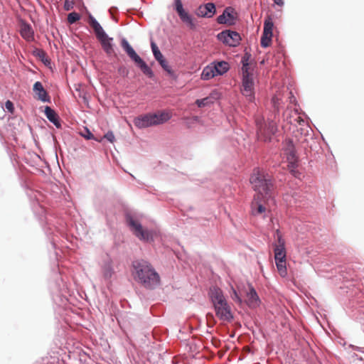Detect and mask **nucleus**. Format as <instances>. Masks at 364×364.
Returning <instances> with one entry per match:
<instances>
[{
  "instance_id": "nucleus-1",
  "label": "nucleus",
  "mask_w": 364,
  "mask_h": 364,
  "mask_svg": "<svg viewBox=\"0 0 364 364\" xmlns=\"http://www.w3.org/2000/svg\"><path fill=\"white\" fill-rule=\"evenodd\" d=\"M254 191L257 192L251 203L253 215H260L267 211V203L272 198V176L262 168H255L250 178Z\"/></svg>"
},
{
  "instance_id": "nucleus-2",
  "label": "nucleus",
  "mask_w": 364,
  "mask_h": 364,
  "mask_svg": "<svg viewBox=\"0 0 364 364\" xmlns=\"http://www.w3.org/2000/svg\"><path fill=\"white\" fill-rule=\"evenodd\" d=\"M134 279L146 289H154L160 283V277L152 265L144 260L133 262Z\"/></svg>"
},
{
  "instance_id": "nucleus-3",
  "label": "nucleus",
  "mask_w": 364,
  "mask_h": 364,
  "mask_svg": "<svg viewBox=\"0 0 364 364\" xmlns=\"http://www.w3.org/2000/svg\"><path fill=\"white\" fill-rule=\"evenodd\" d=\"M210 298L216 316L223 322H230L233 315L223 291L218 287L210 289Z\"/></svg>"
},
{
  "instance_id": "nucleus-4",
  "label": "nucleus",
  "mask_w": 364,
  "mask_h": 364,
  "mask_svg": "<svg viewBox=\"0 0 364 364\" xmlns=\"http://www.w3.org/2000/svg\"><path fill=\"white\" fill-rule=\"evenodd\" d=\"M250 55L245 54L242 58V87L241 92L245 96L249 101H252L255 98L254 92V79L253 73L250 71V67L249 64Z\"/></svg>"
},
{
  "instance_id": "nucleus-5",
  "label": "nucleus",
  "mask_w": 364,
  "mask_h": 364,
  "mask_svg": "<svg viewBox=\"0 0 364 364\" xmlns=\"http://www.w3.org/2000/svg\"><path fill=\"white\" fill-rule=\"evenodd\" d=\"M255 122L258 140L264 142L271 141L277 130L276 123L273 121L265 122L262 117H257Z\"/></svg>"
},
{
  "instance_id": "nucleus-6",
  "label": "nucleus",
  "mask_w": 364,
  "mask_h": 364,
  "mask_svg": "<svg viewBox=\"0 0 364 364\" xmlns=\"http://www.w3.org/2000/svg\"><path fill=\"white\" fill-rule=\"evenodd\" d=\"M121 46L124 51L127 53L128 56L135 63V64L141 69L144 74L149 77L153 76V72L151 69L147 65V64L139 57V55L135 52L133 48L130 46L129 42L123 38L121 41Z\"/></svg>"
},
{
  "instance_id": "nucleus-7",
  "label": "nucleus",
  "mask_w": 364,
  "mask_h": 364,
  "mask_svg": "<svg viewBox=\"0 0 364 364\" xmlns=\"http://www.w3.org/2000/svg\"><path fill=\"white\" fill-rule=\"evenodd\" d=\"M127 222L134 235L140 240L147 242L151 239V233L149 230L144 229L140 223L132 216H127Z\"/></svg>"
},
{
  "instance_id": "nucleus-8",
  "label": "nucleus",
  "mask_w": 364,
  "mask_h": 364,
  "mask_svg": "<svg viewBox=\"0 0 364 364\" xmlns=\"http://www.w3.org/2000/svg\"><path fill=\"white\" fill-rule=\"evenodd\" d=\"M217 37L224 44L232 47L239 45L241 41L240 36L237 32L230 30L220 32L218 34Z\"/></svg>"
},
{
  "instance_id": "nucleus-9",
  "label": "nucleus",
  "mask_w": 364,
  "mask_h": 364,
  "mask_svg": "<svg viewBox=\"0 0 364 364\" xmlns=\"http://www.w3.org/2000/svg\"><path fill=\"white\" fill-rule=\"evenodd\" d=\"M174 8L183 23L191 28L196 27L192 16L183 9L181 0H174Z\"/></svg>"
},
{
  "instance_id": "nucleus-10",
  "label": "nucleus",
  "mask_w": 364,
  "mask_h": 364,
  "mask_svg": "<svg viewBox=\"0 0 364 364\" xmlns=\"http://www.w3.org/2000/svg\"><path fill=\"white\" fill-rule=\"evenodd\" d=\"M282 151L287 159H296L299 157L297 155L298 148L291 139H288L284 141Z\"/></svg>"
},
{
  "instance_id": "nucleus-11",
  "label": "nucleus",
  "mask_w": 364,
  "mask_h": 364,
  "mask_svg": "<svg viewBox=\"0 0 364 364\" xmlns=\"http://www.w3.org/2000/svg\"><path fill=\"white\" fill-rule=\"evenodd\" d=\"M97 39L100 42L103 50L108 56L115 55L112 38L109 37L107 33H105L97 38Z\"/></svg>"
},
{
  "instance_id": "nucleus-12",
  "label": "nucleus",
  "mask_w": 364,
  "mask_h": 364,
  "mask_svg": "<svg viewBox=\"0 0 364 364\" xmlns=\"http://www.w3.org/2000/svg\"><path fill=\"white\" fill-rule=\"evenodd\" d=\"M153 126L162 124L168 122L172 117L171 112L167 110L159 111L155 113H151Z\"/></svg>"
},
{
  "instance_id": "nucleus-13",
  "label": "nucleus",
  "mask_w": 364,
  "mask_h": 364,
  "mask_svg": "<svg viewBox=\"0 0 364 364\" xmlns=\"http://www.w3.org/2000/svg\"><path fill=\"white\" fill-rule=\"evenodd\" d=\"M151 46L153 54H154L156 60L159 63V64L164 68V70H166L169 74H171L172 70H171V67L168 65V62L164 58L162 53L160 52V50H159V48L157 47V46L156 45V43L154 42H151Z\"/></svg>"
},
{
  "instance_id": "nucleus-14",
  "label": "nucleus",
  "mask_w": 364,
  "mask_h": 364,
  "mask_svg": "<svg viewBox=\"0 0 364 364\" xmlns=\"http://www.w3.org/2000/svg\"><path fill=\"white\" fill-rule=\"evenodd\" d=\"M216 9L213 3H208L200 5L196 10V15L203 18H211L215 14Z\"/></svg>"
},
{
  "instance_id": "nucleus-15",
  "label": "nucleus",
  "mask_w": 364,
  "mask_h": 364,
  "mask_svg": "<svg viewBox=\"0 0 364 364\" xmlns=\"http://www.w3.org/2000/svg\"><path fill=\"white\" fill-rule=\"evenodd\" d=\"M233 9L231 8H226L223 14L217 18V21L220 24L232 25L235 23V17L233 16Z\"/></svg>"
},
{
  "instance_id": "nucleus-16",
  "label": "nucleus",
  "mask_w": 364,
  "mask_h": 364,
  "mask_svg": "<svg viewBox=\"0 0 364 364\" xmlns=\"http://www.w3.org/2000/svg\"><path fill=\"white\" fill-rule=\"evenodd\" d=\"M20 34L26 41L31 42L34 40V32L31 26L24 21L20 24Z\"/></svg>"
},
{
  "instance_id": "nucleus-17",
  "label": "nucleus",
  "mask_w": 364,
  "mask_h": 364,
  "mask_svg": "<svg viewBox=\"0 0 364 364\" xmlns=\"http://www.w3.org/2000/svg\"><path fill=\"white\" fill-rule=\"evenodd\" d=\"M134 124L139 128H146L153 126V122L151 120V113L140 115L134 119Z\"/></svg>"
},
{
  "instance_id": "nucleus-18",
  "label": "nucleus",
  "mask_w": 364,
  "mask_h": 364,
  "mask_svg": "<svg viewBox=\"0 0 364 364\" xmlns=\"http://www.w3.org/2000/svg\"><path fill=\"white\" fill-rule=\"evenodd\" d=\"M33 92L36 95V98L38 100L42 102H49L50 97L48 95V92L44 89L42 83L41 82H36L33 85Z\"/></svg>"
},
{
  "instance_id": "nucleus-19",
  "label": "nucleus",
  "mask_w": 364,
  "mask_h": 364,
  "mask_svg": "<svg viewBox=\"0 0 364 364\" xmlns=\"http://www.w3.org/2000/svg\"><path fill=\"white\" fill-rule=\"evenodd\" d=\"M247 302L249 306L253 308L259 304V296L252 287H250V291L247 294Z\"/></svg>"
},
{
  "instance_id": "nucleus-20",
  "label": "nucleus",
  "mask_w": 364,
  "mask_h": 364,
  "mask_svg": "<svg viewBox=\"0 0 364 364\" xmlns=\"http://www.w3.org/2000/svg\"><path fill=\"white\" fill-rule=\"evenodd\" d=\"M88 23L90 26L93 28L97 38L106 33L100 24L92 15L89 16Z\"/></svg>"
},
{
  "instance_id": "nucleus-21",
  "label": "nucleus",
  "mask_w": 364,
  "mask_h": 364,
  "mask_svg": "<svg viewBox=\"0 0 364 364\" xmlns=\"http://www.w3.org/2000/svg\"><path fill=\"white\" fill-rule=\"evenodd\" d=\"M45 114H46V117L48 119V120L50 122H51L52 123H53V124L55 126H56V127L58 128L60 127V123L59 122V117H58V114H56V112L53 109H51L48 106H46L45 108Z\"/></svg>"
},
{
  "instance_id": "nucleus-22",
  "label": "nucleus",
  "mask_w": 364,
  "mask_h": 364,
  "mask_svg": "<svg viewBox=\"0 0 364 364\" xmlns=\"http://www.w3.org/2000/svg\"><path fill=\"white\" fill-rule=\"evenodd\" d=\"M274 252L275 262L286 260L285 245H274Z\"/></svg>"
},
{
  "instance_id": "nucleus-23",
  "label": "nucleus",
  "mask_w": 364,
  "mask_h": 364,
  "mask_svg": "<svg viewBox=\"0 0 364 364\" xmlns=\"http://www.w3.org/2000/svg\"><path fill=\"white\" fill-rule=\"evenodd\" d=\"M217 75V68L213 65H208L204 68L202 73L201 78L204 80H208Z\"/></svg>"
},
{
  "instance_id": "nucleus-24",
  "label": "nucleus",
  "mask_w": 364,
  "mask_h": 364,
  "mask_svg": "<svg viewBox=\"0 0 364 364\" xmlns=\"http://www.w3.org/2000/svg\"><path fill=\"white\" fill-rule=\"evenodd\" d=\"M274 23L272 21V19L270 16H267L265 18L264 23V31L263 33L265 34V36H272V31H273Z\"/></svg>"
},
{
  "instance_id": "nucleus-25",
  "label": "nucleus",
  "mask_w": 364,
  "mask_h": 364,
  "mask_svg": "<svg viewBox=\"0 0 364 364\" xmlns=\"http://www.w3.org/2000/svg\"><path fill=\"white\" fill-rule=\"evenodd\" d=\"M276 262L277 269L278 273L282 277H286L287 276V269L286 260L277 261Z\"/></svg>"
},
{
  "instance_id": "nucleus-26",
  "label": "nucleus",
  "mask_w": 364,
  "mask_h": 364,
  "mask_svg": "<svg viewBox=\"0 0 364 364\" xmlns=\"http://www.w3.org/2000/svg\"><path fill=\"white\" fill-rule=\"evenodd\" d=\"M287 166L292 175L296 178L299 177L301 173L299 172V171L296 170L298 166V161H287Z\"/></svg>"
},
{
  "instance_id": "nucleus-27",
  "label": "nucleus",
  "mask_w": 364,
  "mask_h": 364,
  "mask_svg": "<svg viewBox=\"0 0 364 364\" xmlns=\"http://www.w3.org/2000/svg\"><path fill=\"white\" fill-rule=\"evenodd\" d=\"M213 67H215L217 68V75H223V73H226L229 69V65L228 63L224 61L217 63L215 65H213Z\"/></svg>"
},
{
  "instance_id": "nucleus-28",
  "label": "nucleus",
  "mask_w": 364,
  "mask_h": 364,
  "mask_svg": "<svg viewBox=\"0 0 364 364\" xmlns=\"http://www.w3.org/2000/svg\"><path fill=\"white\" fill-rule=\"evenodd\" d=\"M80 14L76 12H72L68 15V21L70 24H73V23H75L76 21L80 20Z\"/></svg>"
},
{
  "instance_id": "nucleus-29",
  "label": "nucleus",
  "mask_w": 364,
  "mask_h": 364,
  "mask_svg": "<svg viewBox=\"0 0 364 364\" xmlns=\"http://www.w3.org/2000/svg\"><path fill=\"white\" fill-rule=\"evenodd\" d=\"M272 37V36H269V35L265 36V34L263 33L261 38V46L264 48L268 47L271 43Z\"/></svg>"
},
{
  "instance_id": "nucleus-30",
  "label": "nucleus",
  "mask_w": 364,
  "mask_h": 364,
  "mask_svg": "<svg viewBox=\"0 0 364 364\" xmlns=\"http://www.w3.org/2000/svg\"><path fill=\"white\" fill-rule=\"evenodd\" d=\"M274 237L276 238L277 242L274 245H285V241L282 238V235L279 230H276Z\"/></svg>"
},
{
  "instance_id": "nucleus-31",
  "label": "nucleus",
  "mask_w": 364,
  "mask_h": 364,
  "mask_svg": "<svg viewBox=\"0 0 364 364\" xmlns=\"http://www.w3.org/2000/svg\"><path fill=\"white\" fill-rule=\"evenodd\" d=\"M196 103L199 107H203L208 105L210 103H212V102H211L210 98L205 97V98H203L201 100H197Z\"/></svg>"
},
{
  "instance_id": "nucleus-32",
  "label": "nucleus",
  "mask_w": 364,
  "mask_h": 364,
  "mask_svg": "<svg viewBox=\"0 0 364 364\" xmlns=\"http://www.w3.org/2000/svg\"><path fill=\"white\" fill-rule=\"evenodd\" d=\"M231 294H230V296L232 298V300L238 302V303H241V299L240 298L239 295L237 294L236 290L232 287H231Z\"/></svg>"
},
{
  "instance_id": "nucleus-33",
  "label": "nucleus",
  "mask_w": 364,
  "mask_h": 364,
  "mask_svg": "<svg viewBox=\"0 0 364 364\" xmlns=\"http://www.w3.org/2000/svg\"><path fill=\"white\" fill-rule=\"evenodd\" d=\"M74 6V2L70 0H65L64 2V9L65 11L71 10Z\"/></svg>"
},
{
  "instance_id": "nucleus-34",
  "label": "nucleus",
  "mask_w": 364,
  "mask_h": 364,
  "mask_svg": "<svg viewBox=\"0 0 364 364\" xmlns=\"http://www.w3.org/2000/svg\"><path fill=\"white\" fill-rule=\"evenodd\" d=\"M104 138H105L107 141H109L111 143H113L115 141V137L112 132H108L104 136Z\"/></svg>"
},
{
  "instance_id": "nucleus-35",
  "label": "nucleus",
  "mask_w": 364,
  "mask_h": 364,
  "mask_svg": "<svg viewBox=\"0 0 364 364\" xmlns=\"http://www.w3.org/2000/svg\"><path fill=\"white\" fill-rule=\"evenodd\" d=\"M5 107L6 109L9 111L10 112H13L14 109V107L13 103L10 100H7L5 103Z\"/></svg>"
},
{
  "instance_id": "nucleus-36",
  "label": "nucleus",
  "mask_w": 364,
  "mask_h": 364,
  "mask_svg": "<svg viewBox=\"0 0 364 364\" xmlns=\"http://www.w3.org/2000/svg\"><path fill=\"white\" fill-rule=\"evenodd\" d=\"M85 132L86 134H82L85 138L87 139H93V134L87 129H85Z\"/></svg>"
},
{
  "instance_id": "nucleus-37",
  "label": "nucleus",
  "mask_w": 364,
  "mask_h": 364,
  "mask_svg": "<svg viewBox=\"0 0 364 364\" xmlns=\"http://www.w3.org/2000/svg\"><path fill=\"white\" fill-rule=\"evenodd\" d=\"M105 276L106 277H110L111 275H112V272H111V269L109 268H107L105 271Z\"/></svg>"
},
{
  "instance_id": "nucleus-38",
  "label": "nucleus",
  "mask_w": 364,
  "mask_h": 364,
  "mask_svg": "<svg viewBox=\"0 0 364 364\" xmlns=\"http://www.w3.org/2000/svg\"><path fill=\"white\" fill-rule=\"evenodd\" d=\"M207 321L208 323L210 322V321H214V316L212 314H207Z\"/></svg>"
},
{
  "instance_id": "nucleus-39",
  "label": "nucleus",
  "mask_w": 364,
  "mask_h": 364,
  "mask_svg": "<svg viewBox=\"0 0 364 364\" xmlns=\"http://www.w3.org/2000/svg\"><path fill=\"white\" fill-rule=\"evenodd\" d=\"M274 4L278 6H283L284 5V1L283 0H273Z\"/></svg>"
},
{
  "instance_id": "nucleus-40",
  "label": "nucleus",
  "mask_w": 364,
  "mask_h": 364,
  "mask_svg": "<svg viewBox=\"0 0 364 364\" xmlns=\"http://www.w3.org/2000/svg\"><path fill=\"white\" fill-rule=\"evenodd\" d=\"M294 122H296L299 124H301V122H304V119H301L300 116H297L296 118L294 119Z\"/></svg>"
},
{
  "instance_id": "nucleus-41",
  "label": "nucleus",
  "mask_w": 364,
  "mask_h": 364,
  "mask_svg": "<svg viewBox=\"0 0 364 364\" xmlns=\"http://www.w3.org/2000/svg\"><path fill=\"white\" fill-rule=\"evenodd\" d=\"M55 162H56V164H58V166L59 167H60V163H59V160L55 161Z\"/></svg>"
},
{
  "instance_id": "nucleus-42",
  "label": "nucleus",
  "mask_w": 364,
  "mask_h": 364,
  "mask_svg": "<svg viewBox=\"0 0 364 364\" xmlns=\"http://www.w3.org/2000/svg\"><path fill=\"white\" fill-rule=\"evenodd\" d=\"M293 122H294L293 121L289 120V123H290V124H292Z\"/></svg>"
}]
</instances>
